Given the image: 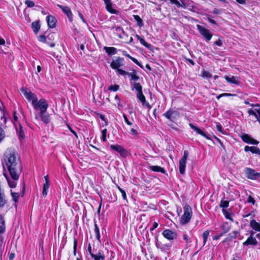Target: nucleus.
Returning <instances> with one entry per match:
<instances>
[{
    "label": "nucleus",
    "mask_w": 260,
    "mask_h": 260,
    "mask_svg": "<svg viewBox=\"0 0 260 260\" xmlns=\"http://www.w3.org/2000/svg\"><path fill=\"white\" fill-rule=\"evenodd\" d=\"M3 165L4 168L7 167L10 176L9 177L4 174L9 186L15 188L21 172L22 167L18 155L14 149L6 150Z\"/></svg>",
    "instance_id": "f257e3e1"
},
{
    "label": "nucleus",
    "mask_w": 260,
    "mask_h": 260,
    "mask_svg": "<svg viewBox=\"0 0 260 260\" xmlns=\"http://www.w3.org/2000/svg\"><path fill=\"white\" fill-rule=\"evenodd\" d=\"M131 88L132 90H136L137 91V99L142 103L143 105L146 102V98L144 95L142 91V86L139 83L137 82H131Z\"/></svg>",
    "instance_id": "f03ea898"
},
{
    "label": "nucleus",
    "mask_w": 260,
    "mask_h": 260,
    "mask_svg": "<svg viewBox=\"0 0 260 260\" xmlns=\"http://www.w3.org/2000/svg\"><path fill=\"white\" fill-rule=\"evenodd\" d=\"M183 210L184 213L180 220V222L182 225L188 223L190 221L192 215V209L190 206L188 205H185L183 208Z\"/></svg>",
    "instance_id": "7ed1b4c3"
},
{
    "label": "nucleus",
    "mask_w": 260,
    "mask_h": 260,
    "mask_svg": "<svg viewBox=\"0 0 260 260\" xmlns=\"http://www.w3.org/2000/svg\"><path fill=\"white\" fill-rule=\"evenodd\" d=\"M32 106L35 110H39L40 112H46L49 106L47 101L42 98L39 101L37 100Z\"/></svg>",
    "instance_id": "20e7f679"
},
{
    "label": "nucleus",
    "mask_w": 260,
    "mask_h": 260,
    "mask_svg": "<svg viewBox=\"0 0 260 260\" xmlns=\"http://www.w3.org/2000/svg\"><path fill=\"white\" fill-rule=\"evenodd\" d=\"M162 116L169 121L174 122L180 117V113L174 109L170 108Z\"/></svg>",
    "instance_id": "39448f33"
},
{
    "label": "nucleus",
    "mask_w": 260,
    "mask_h": 260,
    "mask_svg": "<svg viewBox=\"0 0 260 260\" xmlns=\"http://www.w3.org/2000/svg\"><path fill=\"white\" fill-rule=\"evenodd\" d=\"M20 90L26 99L29 102H31L32 106L37 102L38 100L37 95L30 91L28 88L22 87L21 88Z\"/></svg>",
    "instance_id": "423d86ee"
},
{
    "label": "nucleus",
    "mask_w": 260,
    "mask_h": 260,
    "mask_svg": "<svg viewBox=\"0 0 260 260\" xmlns=\"http://www.w3.org/2000/svg\"><path fill=\"white\" fill-rule=\"evenodd\" d=\"M155 246L156 248L159 249L161 252L169 254L170 252V250L172 247V243L163 244L159 241L157 237L155 238Z\"/></svg>",
    "instance_id": "0eeeda50"
},
{
    "label": "nucleus",
    "mask_w": 260,
    "mask_h": 260,
    "mask_svg": "<svg viewBox=\"0 0 260 260\" xmlns=\"http://www.w3.org/2000/svg\"><path fill=\"white\" fill-rule=\"evenodd\" d=\"M189 155L187 150H184L183 155L179 161V170L181 174L184 175L185 172L186 161Z\"/></svg>",
    "instance_id": "6e6552de"
},
{
    "label": "nucleus",
    "mask_w": 260,
    "mask_h": 260,
    "mask_svg": "<svg viewBox=\"0 0 260 260\" xmlns=\"http://www.w3.org/2000/svg\"><path fill=\"white\" fill-rule=\"evenodd\" d=\"M246 177L251 180H256L260 178V173H257L254 169L249 168L244 169Z\"/></svg>",
    "instance_id": "1a4fd4ad"
},
{
    "label": "nucleus",
    "mask_w": 260,
    "mask_h": 260,
    "mask_svg": "<svg viewBox=\"0 0 260 260\" xmlns=\"http://www.w3.org/2000/svg\"><path fill=\"white\" fill-rule=\"evenodd\" d=\"M110 148L113 151L118 153L122 157H126L128 152L123 146L119 145H111Z\"/></svg>",
    "instance_id": "9d476101"
},
{
    "label": "nucleus",
    "mask_w": 260,
    "mask_h": 260,
    "mask_svg": "<svg viewBox=\"0 0 260 260\" xmlns=\"http://www.w3.org/2000/svg\"><path fill=\"white\" fill-rule=\"evenodd\" d=\"M162 235L166 239L172 241L176 239L177 237V234L176 232L170 229H166L162 233Z\"/></svg>",
    "instance_id": "9b49d317"
},
{
    "label": "nucleus",
    "mask_w": 260,
    "mask_h": 260,
    "mask_svg": "<svg viewBox=\"0 0 260 260\" xmlns=\"http://www.w3.org/2000/svg\"><path fill=\"white\" fill-rule=\"evenodd\" d=\"M197 27L201 35L203 36L207 41H209L211 39L212 37V34L209 29L200 25H197Z\"/></svg>",
    "instance_id": "f8f14e48"
},
{
    "label": "nucleus",
    "mask_w": 260,
    "mask_h": 260,
    "mask_svg": "<svg viewBox=\"0 0 260 260\" xmlns=\"http://www.w3.org/2000/svg\"><path fill=\"white\" fill-rule=\"evenodd\" d=\"M240 138L242 140V141L247 144H253V145H257L259 143V142L253 138H252L250 135L247 134H244L240 136Z\"/></svg>",
    "instance_id": "ddd939ff"
},
{
    "label": "nucleus",
    "mask_w": 260,
    "mask_h": 260,
    "mask_svg": "<svg viewBox=\"0 0 260 260\" xmlns=\"http://www.w3.org/2000/svg\"><path fill=\"white\" fill-rule=\"evenodd\" d=\"M189 125L190 127L194 131H195L198 134L202 136L207 139H211L210 135L208 133L203 132L200 128H199L197 126L194 125L193 124L191 123H189Z\"/></svg>",
    "instance_id": "4468645a"
},
{
    "label": "nucleus",
    "mask_w": 260,
    "mask_h": 260,
    "mask_svg": "<svg viewBox=\"0 0 260 260\" xmlns=\"http://www.w3.org/2000/svg\"><path fill=\"white\" fill-rule=\"evenodd\" d=\"M57 6L66 14L68 17L69 20L72 22L73 20V14L71 11V9L68 6H63L60 5H58Z\"/></svg>",
    "instance_id": "2eb2a0df"
},
{
    "label": "nucleus",
    "mask_w": 260,
    "mask_h": 260,
    "mask_svg": "<svg viewBox=\"0 0 260 260\" xmlns=\"http://www.w3.org/2000/svg\"><path fill=\"white\" fill-rule=\"evenodd\" d=\"M36 119H40L45 124H48L50 121V115L46 112H40L39 116L36 114Z\"/></svg>",
    "instance_id": "dca6fc26"
},
{
    "label": "nucleus",
    "mask_w": 260,
    "mask_h": 260,
    "mask_svg": "<svg viewBox=\"0 0 260 260\" xmlns=\"http://www.w3.org/2000/svg\"><path fill=\"white\" fill-rule=\"evenodd\" d=\"M123 60L124 59L123 58L118 57L115 60H113L111 64L110 67L115 70H118L119 69L120 67L123 65Z\"/></svg>",
    "instance_id": "f3484780"
},
{
    "label": "nucleus",
    "mask_w": 260,
    "mask_h": 260,
    "mask_svg": "<svg viewBox=\"0 0 260 260\" xmlns=\"http://www.w3.org/2000/svg\"><path fill=\"white\" fill-rule=\"evenodd\" d=\"M258 241L254 237L249 236L247 240L242 244L244 247L245 246H254L257 245Z\"/></svg>",
    "instance_id": "a211bd4d"
},
{
    "label": "nucleus",
    "mask_w": 260,
    "mask_h": 260,
    "mask_svg": "<svg viewBox=\"0 0 260 260\" xmlns=\"http://www.w3.org/2000/svg\"><path fill=\"white\" fill-rule=\"evenodd\" d=\"M240 236V233L238 231H234L229 233L228 237L225 238L222 242L225 243L228 241H230L233 240L234 239L237 238L239 236Z\"/></svg>",
    "instance_id": "6ab92c4d"
},
{
    "label": "nucleus",
    "mask_w": 260,
    "mask_h": 260,
    "mask_svg": "<svg viewBox=\"0 0 260 260\" xmlns=\"http://www.w3.org/2000/svg\"><path fill=\"white\" fill-rule=\"evenodd\" d=\"M46 21L49 28H54L56 27L57 22L56 19L53 16L49 15L46 17Z\"/></svg>",
    "instance_id": "aec40b11"
},
{
    "label": "nucleus",
    "mask_w": 260,
    "mask_h": 260,
    "mask_svg": "<svg viewBox=\"0 0 260 260\" xmlns=\"http://www.w3.org/2000/svg\"><path fill=\"white\" fill-rule=\"evenodd\" d=\"M224 78L229 83L234 84L237 85H239L240 84L239 78L237 76H232L231 77H230L228 75H225Z\"/></svg>",
    "instance_id": "412c9836"
},
{
    "label": "nucleus",
    "mask_w": 260,
    "mask_h": 260,
    "mask_svg": "<svg viewBox=\"0 0 260 260\" xmlns=\"http://www.w3.org/2000/svg\"><path fill=\"white\" fill-rule=\"evenodd\" d=\"M148 168L153 172H160L162 174H166V171L165 170L164 168H162L160 166H149Z\"/></svg>",
    "instance_id": "4be33fe9"
},
{
    "label": "nucleus",
    "mask_w": 260,
    "mask_h": 260,
    "mask_svg": "<svg viewBox=\"0 0 260 260\" xmlns=\"http://www.w3.org/2000/svg\"><path fill=\"white\" fill-rule=\"evenodd\" d=\"M91 257L93 260H105V256L101 250L99 251L96 254H92Z\"/></svg>",
    "instance_id": "5701e85b"
},
{
    "label": "nucleus",
    "mask_w": 260,
    "mask_h": 260,
    "mask_svg": "<svg viewBox=\"0 0 260 260\" xmlns=\"http://www.w3.org/2000/svg\"><path fill=\"white\" fill-rule=\"evenodd\" d=\"M222 213L224 215V217L227 219H229V220H231L232 222L234 221V219L232 217V215H233V213H232L231 209H227V210L226 209H223V210H222Z\"/></svg>",
    "instance_id": "b1692460"
},
{
    "label": "nucleus",
    "mask_w": 260,
    "mask_h": 260,
    "mask_svg": "<svg viewBox=\"0 0 260 260\" xmlns=\"http://www.w3.org/2000/svg\"><path fill=\"white\" fill-rule=\"evenodd\" d=\"M104 50L109 55H115L117 52V50L113 47H104Z\"/></svg>",
    "instance_id": "393cba45"
},
{
    "label": "nucleus",
    "mask_w": 260,
    "mask_h": 260,
    "mask_svg": "<svg viewBox=\"0 0 260 260\" xmlns=\"http://www.w3.org/2000/svg\"><path fill=\"white\" fill-rule=\"evenodd\" d=\"M135 37H136V38L140 41V43L143 45L144 46H145L146 48L149 49H150L152 47V45L148 43H147L145 40H144V39H143V38H142L141 37H140L139 35H135Z\"/></svg>",
    "instance_id": "a878e982"
},
{
    "label": "nucleus",
    "mask_w": 260,
    "mask_h": 260,
    "mask_svg": "<svg viewBox=\"0 0 260 260\" xmlns=\"http://www.w3.org/2000/svg\"><path fill=\"white\" fill-rule=\"evenodd\" d=\"M182 237L183 240L185 241L186 243L184 246V249H187L191 246L192 241L190 238H189L186 233L183 234Z\"/></svg>",
    "instance_id": "bb28decb"
},
{
    "label": "nucleus",
    "mask_w": 260,
    "mask_h": 260,
    "mask_svg": "<svg viewBox=\"0 0 260 260\" xmlns=\"http://www.w3.org/2000/svg\"><path fill=\"white\" fill-rule=\"evenodd\" d=\"M31 28L35 34H37L40 29V21L37 20L31 23Z\"/></svg>",
    "instance_id": "cd10ccee"
},
{
    "label": "nucleus",
    "mask_w": 260,
    "mask_h": 260,
    "mask_svg": "<svg viewBox=\"0 0 260 260\" xmlns=\"http://www.w3.org/2000/svg\"><path fill=\"white\" fill-rule=\"evenodd\" d=\"M250 225L251 228L256 231L260 232V224L256 222L255 220H251Z\"/></svg>",
    "instance_id": "c85d7f7f"
},
{
    "label": "nucleus",
    "mask_w": 260,
    "mask_h": 260,
    "mask_svg": "<svg viewBox=\"0 0 260 260\" xmlns=\"http://www.w3.org/2000/svg\"><path fill=\"white\" fill-rule=\"evenodd\" d=\"M106 5V9L108 12L111 13V14H117L118 11L113 9L112 8V5L111 3V1H110L109 3H105Z\"/></svg>",
    "instance_id": "c756f323"
},
{
    "label": "nucleus",
    "mask_w": 260,
    "mask_h": 260,
    "mask_svg": "<svg viewBox=\"0 0 260 260\" xmlns=\"http://www.w3.org/2000/svg\"><path fill=\"white\" fill-rule=\"evenodd\" d=\"M115 33L117 35V36L119 38L122 39L123 38V36H122V35L125 34V31H124L122 27L118 26L115 28Z\"/></svg>",
    "instance_id": "7c9ffc66"
},
{
    "label": "nucleus",
    "mask_w": 260,
    "mask_h": 260,
    "mask_svg": "<svg viewBox=\"0 0 260 260\" xmlns=\"http://www.w3.org/2000/svg\"><path fill=\"white\" fill-rule=\"evenodd\" d=\"M6 226L5 221L3 217L0 215V234L3 233L5 232Z\"/></svg>",
    "instance_id": "2f4dec72"
},
{
    "label": "nucleus",
    "mask_w": 260,
    "mask_h": 260,
    "mask_svg": "<svg viewBox=\"0 0 260 260\" xmlns=\"http://www.w3.org/2000/svg\"><path fill=\"white\" fill-rule=\"evenodd\" d=\"M128 76L131 78V80L134 81H137L139 79V77L137 75V72L133 70L132 72L128 73Z\"/></svg>",
    "instance_id": "473e14b6"
},
{
    "label": "nucleus",
    "mask_w": 260,
    "mask_h": 260,
    "mask_svg": "<svg viewBox=\"0 0 260 260\" xmlns=\"http://www.w3.org/2000/svg\"><path fill=\"white\" fill-rule=\"evenodd\" d=\"M231 226L228 222H224L221 226V229L223 231V233L225 234L228 233L230 230Z\"/></svg>",
    "instance_id": "72a5a7b5"
},
{
    "label": "nucleus",
    "mask_w": 260,
    "mask_h": 260,
    "mask_svg": "<svg viewBox=\"0 0 260 260\" xmlns=\"http://www.w3.org/2000/svg\"><path fill=\"white\" fill-rule=\"evenodd\" d=\"M133 17L134 19L137 21L138 26L142 27L144 26L143 21L139 15H134Z\"/></svg>",
    "instance_id": "f704fd0d"
},
{
    "label": "nucleus",
    "mask_w": 260,
    "mask_h": 260,
    "mask_svg": "<svg viewBox=\"0 0 260 260\" xmlns=\"http://www.w3.org/2000/svg\"><path fill=\"white\" fill-rule=\"evenodd\" d=\"M94 232L96 235V238L97 240L101 242V236H100V229L98 227V225L96 222H94Z\"/></svg>",
    "instance_id": "c9c22d12"
},
{
    "label": "nucleus",
    "mask_w": 260,
    "mask_h": 260,
    "mask_svg": "<svg viewBox=\"0 0 260 260\" xmlns=\"http://www.w3.org/2000/svg\"><path fill=\"white\" fill-rule=\"evenodd\" d=\"M210 232L209 230H206L204 231L202 234V237L203 239V245L204 246L207 241L208 238L209 236Z\"/></svg>",
    "instance_id": "e433bc0d"
},
{
    "label": "nucleus",
    "mask_w": 260,
    "mask_h": 260,
    "mask_svg": "<svg viewBox=\"0 0 260 260\" xmlns=\"http://www.w3.org/2000/svg\"><path fill=\"white\" fill-rule=\"evenodd\" d=\"M50 183H45L43 187L42 194L44 196H46L48 194V189L49 188Z\"/></svg>",
    "instance_id": "4c0bfd02"
},
{
    "label": "nucleus",
    "mask_w": 260,
    "mask_h": 260,
    "mask_svg": "<svg viewBox=\"0 0 260 260\" xmlns=\"http://www.w3.org/2000/svg\"><path fill=\"white\" fill-rule=\"evenodd\" d=\"M229 206V202L228 201L221 200L219 204V207L222 209H225Z\"/></svg>",
    "instance_id": "58836bf2"
},
{
    "label": "nucleus",
    "mask_w": 260,
    "mask_h": 260,
    "mask_svg": "<svg viewBox=\"0 0 260 260\" xmlns=\"http://www.w3.org/2000/svg\"><path fill=\"white\" fill-rule=\"evenodd\" d=\"M16 131H17V132L18 133V135L19 138L23 139L24 137V134L22 127L21 126V125L20 124H19V127L18 129L17 128H16Z\"/></svg>",
    "instance_id": "ea45409f"
},
{
    "label": "nucleus",
    "mask_w": 260,
    "mask_h": 260,
    "mask_svg": "<svg viewBox=\"0 0 260 260\" xmlns=\"http://www.w3.org/2000/svg\"><path fill=\"white\" fill-rule=\"evenodd\" d=\"M11 195L13 198V200L15 202H17L19 198V193L18 192H13L11 190Z\"/></svg>",
    "instance_id": "a19ab883"
},
{
    "label": "nucleus",
    "mask_w": 260,
    "mask_h": 260,
    "mask_svg": "<svg viewBox=\"0 0 260 260\" xmlns=\"http://www.w3.org/2000/svg\"><path fill=\"white\" fill-rule=\"evenodd\" d=\"M253 154H256L260 156V149L255 146H251V151Z\"/></svg>",
    "instance_id": "79ce46f5"
},
{
    "label": "nucleus",
    "mask_w": 260,
    "mask_h": 260,
    "mask_svg": "<svg viewBox=\"0 0 260 260\" xmlns=\"http://www.w3.org/2000/svg\"><path fill=\"white\" fill-rule=\"evenodd\" d=\"M117 188L120 191V192L121 193L122 198L124 200H125L126 202H127V198H126V194L125 191L121 188L119 186H117Z\"/></svg>",
    "instance_id": "37998d69"
},
{
    "label": "nucleus",
    "mask_w": 260,
    "mask_h": 260,
    "mask_svg": "<svg viewBox=\"0 0 260 260\" xmlns=\"http://www.w3.org/2000/svg\"><path fill=\"white\" fill-rule=\"evenodd\" d=\"M107 133V130L106 128H105L102 131V136H101V140L103 142H106L107 141L106 139V134Z\"/></svg>",
    "instance_id": "c03bdc74"
},
{
    "label": "nucleus",
    "mask_w": 260,
    "mask_h": 260,
    "mask_svg": "<svg viewBox=\"0 0 260 260\" xmlns=\"http://www.w3.org/2000/svg\"><path fill=\"white\" fill-rule=\"evenodd\" d=\"M119 89V86L118 85H111L109 86L108 89V90L116 91Z\"/></svg>",
    "instance_id": "a18cd8bd"
},
{
    "label": "nucleus",
    "mask_w": 260,
    "mask_h": 260,
    "mask_svg": "<svg viewBox=\"0 0 260 260\" xmlns=\"http://www.w3.org/2000/svg\"><path fill=\"white\" fill-rule=\"evenodd\" d=\"M202 76L205 78H210L212 77V74L207 71H203L202 72Z\"/></svg>",
    "instance_id": "49530a36"
},
{
    "label": "nucleus",
    "mask_w": 260,
    "mask_h": 260,
    "mask_svg": "<svg viewBox=\"0 0 260 260\" xmlns=\"http://www.w3.org/2000/svg\"><path fill=\"white\" fill-rule=\"evenodd\" d=\"M207 20L211 24L216 25V21L213 19V17L211 15H207Z\"/></svg>",
    "instance_id": "de8ad7c7"
},
{
    "label": "nucleus",
    "mask_w": 260,
    "mask_h": 260,
    "mask_svg": "<svg viewBox=\"0 0 260 260\" xmlns=\"http://www.w3.org/2000/svg\"><path fill=\"white\" fill-rule=\"evenodd\" d=\"M24 3L29 8H32L35 6L34 2L30 0H25Z\"/></svg>",
    "instance_id": "09e8293b"
},
{
    "label": "nucleus",
    "mask_w": 260,
    "mask_h": 260,
    "mask_svg": "<svg viewBox=\"0 0 260 260\" xmlns=\"http://www.w3.org/2000/svg\"><path fill=\"white\" fill-rule=\"evenodd\" d=\"M122 116L124 118V121L128 125H132V122H131L128 119L127 116L124 113H123L122 114Z\"/></svg>",
    "instance_id": "8fccbe9b"
},
{
    "label": "nucleus",
    "mask_w": 260,
    "mask_h": 260,
    "mask_svg": "<svg viewBox=\"0 0 260 260\" xmlns=\"http://www.w3.org/2000/svg\"><path fill=\"white\" fill-rule=\"evenodd\" d=\"M77 240L76 238H74V246H73V249H74V254L75 255L76 254V251H77Z\"/></svg>",
    "instance_id": "3c124183"
},
{
    "label": "nucleus",
    "mask_w": 260,
    "mask_h": 260,
    "mask_svg": "<svg viewBox=\"0 0 260 260\" xmlns=\"http://www.w3.org/2000/svg\"><path fill=\"white\" fill-rule=\"evenodd\" d=\"M117 72L119 74H120V75H122V76H125V75L128 76V74L129 73V72H127L123 70H121L120 69L117 70Z\"/></svg>",
    "instance_id": "603ef678"
},
{
    "label": "nucleus",
    "mask_w": 260,
    "mask_h": 260,
    "mask_svg": "<svg viewBox=\"0 0 260 260\" xmlns=\"http://www.w3.org/2000/svg\"><path fill=\"white\" fill-rule=\"evenodd\" d=\"M216 128L218 132L223 133V127L220 123L217 122L216 123Z\"/></svg>",
    "instance_id": "864d4df0"
},
{
    "label": "nucleus",
    "mask_w": 260,
    "mask_h": 260,
    "mask_svg": "<svg viewBox=\"0 0 260 260\" xmlns=\"http://www.w3.org/2000/svg\"><path fill=\"white\" fill-rule=\"evenodd\" d=\"M171 4H175L177 7H182L178 0H169Z\"/></svg>",
    "instance_id": "5fc2aeb1"
},
{
    "label": "nucleus",
    "mask_w": 260,
    "mask_h": 260,
    "mask_svg": "<svg viewBox=\"0 0 260 260\" xmlns=\"http://www.w3.org/2000/svg\"><path fill=\"white\" fill-rule=\"evenodd\" d=\"M38 40L40 42L45 43L46 41V37L44 35H40L38 37Z\"/></svg>",
    "instance_id": "6e6d98bb"
},
{
    "label": "nucleus",
    "mask_w": 260,
    "mask_h": 260,
    "mask_svg": "<svg viewBox=\"0 0 260 260\" xmlns=\"http://www.w3.org/2000/svg\"><path fill=\"white\" fill-rule=\"evenodd\" d=\"M131 59L136 64L140 67L141 68H142V66L141 64L139 62V61L136 58L133 57H131Z\"/></svg>",
    "instance_id": "4d7b16f0"
},
{
    "label": "nucleus",
    "mask_w": 260,
    "mask_h": 260,
    "mask_svg": "<svg viewBox=\"0 0 260 260\" xmlns=\"http://www.w3.org/2000/svg\"><path fill=\"white\" fill-rule=\"evenodd\" d=\"M5 133L3 128L0 126V142L4 138Z\"/></svg>",
    "instance_id": "13d9d810"
},
{
    "label": "nucleus",
    "mask_w": 260,
    "mask_h": 260,
    "mask_svg": "<svg viewBox=\"0 0 260 260\" xmlns=\"http://www.w3.org/2000/svg\"><path fill=\"white\" fill-rule=\"evenodd\" d=\"M247 201L248 203H251L252 205H254L255 204V200L251 196H249L248 197Z\"/></svg>",
    "instance_id": "bf43d9fd"
},
{
    "label": "nucleus",
    "mask_w": 260,
    "mask_h": 260,
    "mask_svg": "<svg viewBox=\"0 0 260 260\" xmlns=\"http://www.w3.org/2000/svg\"><path fill=\"white\" fill-rule=\"evenodd\" d=\"M87 251L90 254V256H91L92 254H93L94 253L92 251V248L90 244H89L87 247Z\"/></svg>",
    "instance_id": "052dcab7"
},
{
    "label": "nucleus",
    "mask_w": 260,
    "mask_h": 260,
    "mask_svg": "<svg viewBox=\"0 0 260 260\" xmlns=\"http://www.w3.org/2000/svg\"><path fill=\"white\" fill-rule=\"evenodd\" d=\"M68 128L69 129L70 131L74 134V135L76 137V138L77 139L78 138V135L76 133V132L74 131L72 128L69 125H68Z\"/></svg>",
    "instance_id": "680f3d73"
},
{
    "label": "nucleus",
    "mask_w": 260,
    "mask_h": 260,
    "mask_svg": "<svg viewBox=\"0 0 260 260\" xmlns=\"http://www.w3.org/2000/svg\"><path fill=\"white\" fill-rule=\"evenodd\" d=\"M214 44L220 47L222 45V41L220 39H218L217 41H215Z\"/></svg>",
    "instance_id": "e2e57ef3"
},
{
    "label": "nucleus",
    "mask_w": 260,
    "mask_h": 260,
    "mask_svg": "<svg viewBox=\"0 0 260 260\" xmlns=\"http://www.w3.org/2000/svg\"><path fill=\"white\" fill-rule=\"evenodd\" d=\"M221 9H218L216 8H214L213 10V13L214 14H219L221 13Z\"/></svg>",
    "instance_id": "0e129e2a"
},
{
    "label": "nucleus",
    "mask_w": 260,
    "mask_h": 260,
    "mask_svg": "<svg viewBox=\"0 0 260 260\" xmlns=\"http://www.w3.org/2000/svg\"><path fill=\"white\" fill-rule=\"evenodd\" d=\"M223 234H224L223 233H222L220 234L215 235L214 237H213V239L214 240H217L219 239L223 235Z\"/></svg>",
    "instance_id": "69168bd1"
},
{
    "label": "nucleus",
    "mask_w": 260,
    "mask_h": 260,
    "mask_svg": "<svg viewBox=\"0 0 260 260\" xmlns=\"http://www.w3.org/2000/svg\"><path fill=\"white\" fill-rule=\"evenodd\" d=\"M158 224L157 222H154L153 223L152 226L150 228V231H153L154 229L157 228Z\"/></svg>",
    "instance_id": "338daca9"
},
{
    "label": "nucleus",
    "mask_w": 260,
    "mask_h": 260,
    "mask_svg": "<svg viewBox=\"0 0 260 260\" xmlns=\"http://www.w3.org/2000/svg\"><path fill=\"white\" fill-rule=\"evenodd\" d=\"M250 106L253 107L254 110L255 111V109H259V108H260V105L258 104H250Z\"/></svg>",
    "instance_id": "774afa93"
}]
</instances>
